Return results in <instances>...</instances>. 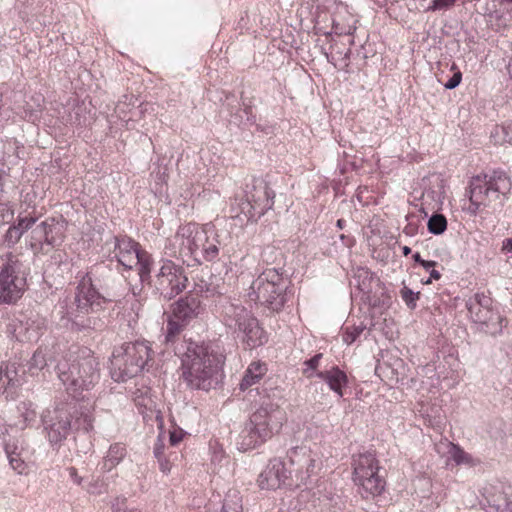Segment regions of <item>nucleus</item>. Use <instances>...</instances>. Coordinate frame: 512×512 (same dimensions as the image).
<instances>
[{"label":"nucleus","instance_id":"cd10ccee","mask_svg":"<svg viewBox=\"0 0 512 512\" xmlns=\"http://www.w3.org/2000/svg\"><path fill=\"white\" fill-rule=\"evenodd\" d=\"M0 368L5 381V390L10 386L14 387L21 384V379L18 375L15 363H1Z\"/></svg>","mask_w":512,"mask_h":512},{"label":"nucleus","instance_id":"b1692460","mask_svg":"<svg viewBox=\"0 0 512 512\" xmlns=\"http://www.w3.org/2000/svg\"><path fill=\"white\" fill-rule=\"evenodd\" d=\"M267 370V365L263 362L254 361L250 363L240 383V389L245 391L252 385L257 384L267 373Z\"/></svg>","mask_w":512,"mask_h":512},{"label":"nucleus","instance_id":"f03ea898","mask_svg":"<svg viewBox=\"0 0 512 512\" xmlns=\"http://www.w3.org/2000/svg\"><path fill=\"white\" fill-rule=\"evenodd\" d=\"M56 370L60 381L74 398L82 391L90 390L100 379L99 363L87 348L64 357Z\"/></svg>","mask_w":512,"mask_h":512},{"label":"nucleus","instance_id":"f3484780","mask_svg":"<svg viewBox=\"0 0 512 512\" xmlns=\"http://www.w3.org/2000/svg\"><path fill=\"white\" fill-rule=\"evenodd\" d=\"M28 232L26 241L34 253L47 252L46 247L61 245L65 237L64 225L54 218L35 223Z\"/></svg>","mask_w":512,"mask_h":512},{"label":"nucleus","instance_id":"bb28decb","mask_svg":"<svg viewBox=\"0 0 512 512\" xmlns=\"http://www.w3.org/2000/svg\"><path fill=\"white\" fill-rule=\"evenodd\" d=\"M17 408L18 412L21 414L22 419L14 422L10 426H15L19 430H24L28 425L35 421L36 412L31 402H21Z\"/></svg>","mask_w":512,"mask_h":512},{"label":"nucleus","instance_id":"09e8293b","mask_svg":"<svg viewBox=\"0 0 512 512\" xmlns=\"http://www.w3.org/2000/svg\"><path fill=\"white\" fill-rule=\"evenodd\" d=\"M413 259L415 262L419 263L425 270H429V268H433L436 265L435 261H427L422 259L419 253H415L413 255Z\"/></svg>","mask_w":512,"mask_h":512},{"label":"nucleus","instance_id":"f704fd0d","mask_svg":"<svg viewBox=\"0 0 512 512\" xmlns=\"http://www.w3.org/2000/svg\"><path fill=\"white\" fill-rule=\"evenodd\" d=\"M323 355L321 353H318L314 355L312 358L306 360L303 362V369L302 373L307 378H312L317 374V369L320 364V360L322 359Z\"/></svg>","mask_w":512,"mask_h":512},{"label":"nucleus","instance_id":"c756f323","mask_svg":"<svg viewBox=\"0 0 512 512\" xmlns=\"http://www.w3.org/2000/svg\"><path fill=\"white\" fill-rule=\"evenodd\" d=\"M491 138L495 144L509 143L512 145V121L495 127L491 132Z\"/></svg>","mask_w":512,"mask_h":512},{"label":"nucleus","instance_id":"5701e85b","mask_svg":"<svg viewBox=\"0 0 512 512\" xmlns=\"http://www.w3.org/2000/svg\"><path fill=\"white\" fill-rule=\"evenodd\" d=\"M316 376L325 381L330 390L338 397H343V389L348 384V377L338 366H333L325 371H318Z\"/></svg>","mask_w":512,"mask_h":512},{"label":"nucleus","instance_id":"864d4df0","mask_svg":"<svg viewBox=\"0 0 512 512\" xmlns=\"http://www.w3.org/2000/svg\"><path fill=\"white\" fill-rule=\"evenodd\" d=\"M125 498H116L112 503V509L114 512H123L122 508L125 506Z\"/></svg>","mask_w":512,"mask_h":512},{"label":"nucleus","instance_id":"aec40b11","mask_svg":"<svg viewBox=\"0 0 512 512\" xmlns=\"http://www.w3.org/2000/svg\"><path fill=\"white\" fill-rule=\"evenodd\" d=\"M201 310L200 300L197 296H186L179 299L172 306L171 316L173 319H178L185 324H189L195 319Z\"/></svg>","mask_w":512,"mask_h":512},{"label":"nucleus","instance_id":"4d7b16f0","mask_svg":"<svg viewBox=\"0 0 512 512\" xmlns=\"http://www.w3.org/2000/svg\"><path fill=\"white\" fill-rule=\"evenodd\" d=\"M429 273H430V278L431 279H434V280H439L441 278V274L439 271L435 270V269H431L429 268Z\"/></svg>","mask_w":512,"mask_h":512},{"label":"nucleus","instance_id":"9b49d317","mask_svg":"<svg viewBox=\"0 0 512 512\" xmlns=\"http://www.w3.org/2000/svg\"><path fill=\"white\" fill-rule=\"evenodd\" d=\"M379 470V462L372 453L360 454L353 459V480L363 498H374L384 491L386 482Z\"/></svg>","mask_w":512,"mask_h":512},{"label":"nucleus","instance_id":"1a4fd4ad","mask_svg":"<svg viewBox=\"0 0 512 512\" xmlns=\"http://www.w3.org/2000/svg\"><path fill=\"white\" fill-rule=\"evenodd\" d=\"M28 267L21 254L8 252L2 256L0 267V303L15 304L24 294L27 286Z\"/></svg>","mask_w":512,"mask_h":512},{"label":"nucleus","instance_id":"a878e982","mask_svg":"<svg viewBox=\"0 0 512 512\" xmlns=\"http://www.w3.org/2000/svg\"><path fill=\"white\" fill-rule=\"evenodd\" d=\"M44 324L45 321L43 319L27 321V327L21 326L16 333V338L20 341H36L42 333Z\"/></svg>","mask_w":512,"mask_h":512},{"label":"nucleus","instance_id":"ea45409f","mask_svg":"<svg viewBox=\"0 0 512 512\" xmlns=\"http://www.w3.org/2000/svg\"><path fill=\"white\" fill-rule=\"evenodd\" d=\"M457 0H433L428 11H441L452 7Z\"/></svg>","mask_w":512,"mask_h":512},{"label":"nucleus","instance_id":"a211bd4d","mask_svg":"<svg viewBox=\"0 0 512 512\" xmlns=\"http://www.w3.org/2000/svg\"><path fill=\"white\" fill-rule=\"evenodd\" d=\"M42 422L50 444L59 445L71 430L70 414L63 409L47 410L42 414Z\"/></svg>","mask_w":512,"mask_h":512},{"label":"nucleus","instance_id":"2eb2a0df","mask_svg":"<svg viewBox=\"0 0 512 512\" xmlns=\"http://www.w3.org/2000/svg\"><path fill=\"white\" fill-rule=\"evenodd\" d=\"M187 277L184 269L170 260L162 262L160 269L146 282L154 292L165 300H170L181 293L187 285Z\"/></svg>","mask_w":512,"mask_h":512},{"label":"nucleus","instance_id":"5fc2aeb1","mask_svg":"<svg viewBox=\"0 0 512 512\" xmlns=\"http://www.w3.org/2000/svg\"><path fill=\"white\" fill-rule=\"evenodd\" d=\"M141 284H143V283L141 282ZM142 290H143V286L142 285H140V286L136 285V286L131 287L130 292L132 294L133 299L143 298L142 297Z\"/></svg>","mask_w":512,"mask_h":512},{"label":"nucleus","instance_id":"8fccbe9b","mask_svg":"<svg viewBox=\"0 0 512 512\" xmlns=\"http://www.w3.org/2000/svg\"><path fill=\"white\" fill-rule=\"evenodd\" d=\"M68 474L70 479L77 485H82L83 478L78 475V471L75 467L68 468Z\"/></svg>","mask_w":512,"mask_h":512},{"label":"nucleus","instance_id":"603ef678","mask_svg":"<svg viewBox=\"0 0 512 512\" xmlns=\"http://www.w3.org/2000/svg\"><path fill=\"white\" fill-rule=\"evenodd\" d=\"M501 252L503 254H511L512 253V237L506 238L502 241Z\"/></svg>","mask_w":512,"mask_h":512},{"label":"nucleus","instance_id":"4be33fe9","mask_svg":"<svg viewBox=\"0 0 512 512\" xmlns=\"http://www.w3.org/2000/svg\"><path fill=\"white\" fill-rule=\"evenodd\" d=\"M37 220L38 217L33 216L32 214H19L17 218V224H14L7 229L3 239L4 244H6L8 247H12L17 244L22 235L25 232H28Z\"/></svg>","mask_w":512,"mask_h":512},{"label":"nucleus","instance_id":"4468645a","mask_svg":"<svg viewBox=\"0 0 512 512\" xmlns=\"http://www.w3.org/2000/svg\"><path fill=\"white\" fill-rule=\"evenodd\" d=\"M289 472L293 488L307 485L320 469L318 454L309 446L300 445L287 451Z\"/></svg>","mask_w":512,"mask_h":512},{"label":"nucleus","instance_id":"a19ab883","mask_svg":"<svg viewBox=\"0 0 512 512\" xmlns=\"http://www.w3.org/2000/svg\"><path fill=\"white\" fill-rule=\"evenodd\" d=\"M14 218L13 209L7 204L0 203V223H10Z\"/></svg>","mask_w":512,"mask_h":512},{"label":"nucleus","instance_id":"c03bdc74","mask_svg":"<svg viewBox=\"0 0 512 512\" xmlns=\"http://www.w3.org/2000/svg\"><path fill=\"white\" fill-rule=\"evenodd\" d=\"M172 454L169 456V458L162 457L158 460L159 463V469L162 473L168 474L171 471L172 468Z\"/></svg>","mask_w":512,"mask_h":512},{"label":"nucleus","instance_id":"0eeeda50","mask_svg":"<svg viewBox=\"0 0 512 512\" xmlns=\"http://www.w3.org/2000/svg\"><path fill=\"white\" fill-rule=\"evenodd\" d=\"M222 317L226 328L232 331L247 348H256L267 341V336L258 320L240 303L227 301L223 305Z\"/></svg>","mask_w":512,"mask_h":512},{"label":"nucleus","instance_id":"f257e3e1","mask_svg":"<svg viewBox=\"0 0 512 512\" xmlns=\"http://www.w3.org/2000/svg\"><path fill=\"white\" fill-rule=\"evenodd\" d=\"M110 271L103 265L94 266L89 272L82 276L75 293L74 303L71 310L67 312L68 319L81 329H99L102 322L97 317L84 315L94 313L102 308L105 297L100 290L108 286Z\"/></svg>","mask_w":512,"mask_h":512},{"label":"nucleus","instance_id":"39448f33","mask_svg":"<svg viewBox=\"0 0 512 512\" xmlns=\"http://www.w3.org/2000/svg\"><path fill=\"white\" fill-rule=\"evenodd\" d=\"M172 241L173 245L178 247L181 256L191 257L198 263L203 260L212 261L219 254L220 241L211 224H183L179 226Z\"/></svg>","mask_w":512,"mask_h":512},{"label":"nucleus","instance_id":"dca6fc26","mask_svg":"<svg viewBox=\"0 0 512 512\" xmlns=\"http://www.w3.org/2000/svg\"><path fill=\"white\" fill-rule=\"evenodd\" d=\"M151 347L147 341L126 343L113 352L112 364L123 370V376L134 377L143 370L151 359Z\"/></svg>","mask_w":512,"mask_h":512},{"label":"nucleus","instance_id":"473e14b6","mask_svg":"<svg viewBox=\"0 0 512 512\" xmlns=\"http://www.w3.org/2000/svg\"><path fill=\"white\" fill-rule=\"evenodd\" d=\"M447 229V220L442 214H433L428 220V230L435 235L442 234Z\"/></svg>","mask_w":512,"mask_h":512},{"label":"nucleus","instance_id":"de8ad7c7","mask_svg":"<svg viewBox=\"0 0 512 512\" xmlns=\"http://www.w3.org/2000/svg\"><path fill=\"white\" fill-rule=\"evenodd\" d=\"M183 436L184 432L182 429H174L173 431L170 432V443L172 445H177L182 441Z\"/></svg>","mask_w":512,"mask_h":512},{"label":"nucleus","instance_id":"9d476101","mask_svg":"<svg viewBox=\"0 0 512 512\" xmlns=\"http://www.w3.org/2000/svg\"><path fill=\"white\" fill-rule=\"evenodd\" d=\"M286 289L283 275L276 268H268L252 282L249 297L272 311H279L286 302Z\"/></svg>","mask_w":512,"mask_h":512},{"label":"nucleus","instance_id":"4c0bfd02","mask_svg":"<svg viewBox=\"0 0 512 512\" xmlns=\"http://www.w3.org/2000/svg\"><path fill=\"white\" fill-rule=\"evenodd\" d=\"M9 463L12 469L18 474H26L27 473V465L26 463L17 455L10 454L9 455Z\"/></svg>","mask_w":512,"mask_h":512},{"label":"nucleus","instance_id":"412c9836","mask_svg":"<svg viewBox=\"0 0 512 512\" xmlns=\"http://www.w3.org/2000/svg\"><path fill=\"white\" fill-rule=\"evenodd\" d=\"M436 451L442 457H446V464L449 465L451 461L455 465H475L473 457L465 452L459 445H456L447 439L440 441L436 444Z\"/></svg>","mask_w":512,"mask_h":512},{"label":"nucleus","instance_id":"c85d7f7f","mask_svg":"<svg viewBox=\"0 0 512 512\" xmlns=\"http://www.w3.org/2000/svg\"><path fill=\"white\" fill-rule=\"evenodd\" d=\"M49 356V348L48 347H40L38 348L32 358L29 361V372L34 374L36 371L42 370L48 361Z\"/></svg>","mask_w":512,"mask_h":512},{"label":"nucleus","instance_id":"72a5a7b5","mask_svg":"<svg viewBox=\"0 0 512 512\" xmlns=\"http://www.w3.org/2000/svg\"><path fill=\"white\" fill-rule=\"evenodd\" d=\"M221 512H242V502L236 491L230 492L225 498Z\"/></svg>","mask_w":512,"mask_h":512},{"label":"nucleus","instance_id":"6e6552de","mask_svg":"<svg viewBox=\"0 0 512 512\" xmlns=\"http://www.w3.org/2000/svg\"><path fill=\"white\" fill-rule=\"evenodd\" d=\"M106 245L110 246L111 259H115L123 268L127 270L138 268L140 282L145 283L150 279L153 259L147 251L141 249L138 242L127 235H118Z\"/></svg>","mask_w":512,"mask_h":512},{"label":"nucleus","instance_id":"393cba45","mask_svg":"<svg viewBox=\"0 0 512 512\" xmlns=\"http://www.w3.org/2000/svg\"><path fill=\"white\" fill-rule=\"evenodd\" d=\"M127 451L124 445L120 443L112 444L106 456L101 463V470L103 472L112 471L126 456Z\"/></svg>","mask_w":512,"mask_h":512},{"label":"nucleus","instance_id":"20e7f679","mask_svg":"<svg viewBox=\"0 0 512 512\" xmlns=\"http://www.w3.org/2000/svg\"><path fill=\"white\" fill-rule=\"evenodd\" d=\"M284 420V412L278 405L262 404L251 414L238 434L235 442L237 449L246 452L259 447L280 431Z\"/></svg>","mask_w":512,"mask_h":512},{"label":"nucleus","instance_id":"7ed1b4c3","mask_svg":"<svg viewBox=\"0 0 512 512\" xmlns=\"http://www.w3.org/2000/svg\"><path fill=\"white\" fill-rule=\"evenodd\" d=\"M222 364L221 354L207 345L189 342L181 358L182 376L190 387L208 390Z\"/></svg>","mask_w":512,"mask_h":512},{"label":"nucleus","instance_id":"13d9d810","mask_svg":"<svg viewBox=\"0 0 512 512\" xmlns=\"http://www.w3.org/2000/svg\"><path fill=\"white\" fill-rule=\"evenodd\" d=\"M402 251H403V254H404L405 256H407L408 254H410V253H411V249H410L408 246H404V247L402 248Z\"/></svg>","mask_w":512,"mask_h":512},{"label":"nucleus","instance_id":"a18cd8bd","mask_svg":"<svg viewBox=\"0 0 512 512\" xmlns=\"http://www.w3.org/2000/svg\"><path fill=\"white\" fill-rule=\"evenodd\" d=\"M505 498H506L505 490H503L497 494L492 495L488 499V503L497 510V504H500L501 502H506Z\"/></svg>","mask_w":512,"mask_h":512},{"label":"nucleus","instance_id":"6ab92c4d","mask_svg":"<svg viewBox=\"0 0 512 512\" xmlns=\"http://www.w3.org/2000/svg\"><path fill=\"white\" fill-rule=\"evenodd\" d=\"M291 479L288 461L274 458L259 475L258 484L261 489H277L281 486L293 488Z\"/></svg>","mask_w":512,"mask_h":512},{"label":"nucleus","instance_id":"bf43d9fd","mask_svg":"<svg viewBox=\"0 0 512 512\" xmlns=\"http://www.w3.org/2000/svg\"><path fill=\"white\" fill-rule=\"evenodd\" d=\"M507 70H508L509 75L512 78V60L509 62L508 66H507Z\"/></svg>","mask_w":512,"mask_h":512},{"label":"nucleus","instance_id":"423d86ee","mask_svg":"<svg viewBox=\"0 0 512 512\" xmlns=\"http://www.w3.org/2000/svg\"><path fill=\"white\" fill-rule=\"evenodd\" d=\"M512 187L509 176L503 171L477 175L470 181V202L474 212L490 206H502Z\"/></svg>","mask_w":512,"mask_h":512},{"label":"nucleus","instance_id":"680f3d73","mask_svg":"<svg viewBox=\"0 0 512 512\" xmlns=\"http://www.w3.org/2000/svg\"><path fill=\"white\" fill-rule=\"evenodd\" d=\"M123 512H140L138 509L123 510Z\"/></svg>","mask_w":512,"mask_h":512},{"label":"nucleus","instance_id":"3c124183","mask_svg":"<svg viewBox=\"0 0 512 512\" xmlns=\"http://www.w3.org/2000/svg\"><path fill=\"white\" fill-rule=\"evenodd\" d=\"M153 453L157 460H159L162 457H165L164 456V444L160 440L155 444Z\"/></svg>","mask_w":512,"mask_h":512},{"label":"nucleus","instance_id":"e433bc0d","mask_svg":"<svg viewBox=\"0 0 512 512\" xmlns=\"http://www.w3.org/2000/svg\"><path fill=\"white\" fill-rule=\"evenodd\" d=\"M401 297L410 309H414L416 307V301L419 299V292L415 293L410 288L404 286L401 290Z\"/></svg>","mask_w":512,"mask_h":512},{"label":"nucleus","instance_id":"2f4dec72","mask_svg":"<svg viewBox=\"0 0 512 512\" xmlns=\"http://www.w3.org/2000/svg\"><path fill=\"white\" fill-rule=\"evenodd\" d=\"M75 419V426L85 432H90L93 429L94 418L89 408L77 411Z\"/></svg>","mask_w":512,"mask_h":512},{"label":"nucleus","instance_id":"49530a36","mask_svg":"<svg viewBox=\"0 0 512 512\" xmlns=\"http://www.w3.org/2000/svg\"><path fill=\"white\" fill-rule=\"evenodd\" d=\"M40 112H41L40 105H38L37 109L29 108V109L25 110L24 118L27 119L28 121H31L34 123L39 120Z\"/></svg>","mask_w":512,"mask_h":512},{"label":"nucleus","instance_id":"ddd939ff","mask_svg":"<svg viewBox=\"0 0 512 512\" xmlns=\"http://www.w3.org/2000/svg\"><path fill=\"white\" fill-rule=\"evenodd\" d=\"M469 317L477 328L489 335L500 334L506 325L505 318L493 306L491 297L484 293H476L466 302Z\"/></svg>","mask_w":512,"mask_h":512},{"label":"nucleus","instance_id":"37998d69","mask_svg":"<svg viewBox=\"0 0 512 512\" xmlns=\"http://www.w3.org/2000/svg\"><path fill=\"white\" fill-rule=\"evenodd\" d=\"M462 79V74L460 71H457L453 74V76L444 84L446 89L452 90L456 88Z\"/></svg>","mask_w":512,"mask_h":512},{"label":"nucleus","instance_id":"c9c22d12","mask_svg":"<svg viewBox=\"0 0 512 512\" xmlns=\"http://www.w3.org/2000/svg\"><path fill=\"white\" fill-rule=\"evenodd\" d=\"M365 329L366 325H364L363 323H360L359 325H354L352 327L347 326L342 335V339L347 345H350L356 341V339L364 332Z\"/></svg>","mask_w":512,"mask_h":512},{"label":"nucleus","instance_id":"58836bf2","mask_svg":"<svg viewBox=\"0 0 512 512\" xmlns=\"http://www.w3.org/2000/svg\"><path fill=\"white\" fill-rule=\"evenodd\" d=\"M506 502L497 504L498 512L512 511V486H507L505 489Z\"/></svg>","mask_w":512,"mask_h":512},{"label":"nucleus","instance_id":"f8f14e48","mask_svg":"<svg viewBox=\"0 0 512 512\" xmlns=\"http://www.w3.org/2000/svg\"><path fill=\"white\" fill-rule=\"evenodd\" d=\"M243 193L239 208L247 222H256L274 205L275 195L261 178L253 177L247 181Z\"/></svg>","mask_w":512,"mask_h":512},{"label":"nucleus","instance_id":"79ce46f5","mask_svg":"<svg viewBox=\"0 0 512 512\" xmlns=\"http://www.w3.org/2000/svg\"><path fill=\"white\" fill-rule=\"evenodd\" d=\"M105 489H106L105 483L100 479H96L95 481L90 482L86 487L87 492H89L90 494H97V495L105 492Z\"/></svg>","mask_w":512,"mask_h":512},{"label":"nucleus","instance_id":"7c9ffc66","mask_svg":"<svg viewBox=\"0 0 512 512\" xmlns=\"http://www.w3.org/2000/svg\"><path fill=\"white\" fill-rule=\"evenodd\" d=\"M187 324L181 322L178 319H173V316L169 315L167 319L165 341L166 343H173L177 336L184 330Z\"/></svg>","mask_w":512,"mask_h":512},{"label":"nucleus","instance_id":"052dcab7","mask_svg":"<svg viewBox=\"0 0 512 512\" xmlns=\"http://www.w3.org/2000/svg\"><path fill=\"white\" fill-rule=\"evenodd\" d=\"M342 224H343V220H342V219H339V220L337 221V226H338V227H340V228H342Z\"/></svg>","mask_w":512,"mask_h":512},{"label":"nucleus","instance_id":"6e6d98bb","mask_svg":"<svg viewBox=\"0 0 512 512\" xmlns=\"http://www.w3.org/2000/svg\"><path fill=\"white\" fill-rule=\"evenodd\" d=\"M142 301H143V298L133 299L132 310L135 312L136 315L139 314V311L142 306Z\"/></svg>","mask_w":512,"mask_h":512}]
</instances>
